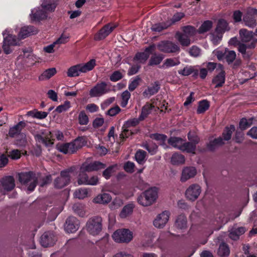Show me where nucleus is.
Instances as JSON below:
<instances>
[{
  "label": "nucleus",
  "instance_id": "nucleus-1",
  "mask_svg": "<svg viewBox=\"0 0 257 257\" xmlns=\"http://www.w3.org/2000/svg\"><path fill=\"white\" fill-rule=\"evenodd\" d=\"M37 33V30L33 26H24L21 28L18 33V38H17L16 36L11 34L10 30H5L3 33L4 41L2 48L3 51L7 54H10L13 51L14 46L20 45V41L22 39H25Z\"/></svg>",
  "mask_w": 257,
  "mask_h": 257
},
{
  "label": "nucleus",
  "instance_id": "nucleus-2",
  "mask_svg": "<svg viewBox=\"0 0 257 257\" xmlns=\"http://www.w3.org/2000/svg\"><path fill=\"white\" fill-rule=\"evenodd\" d=\"M96 65L95 59H91L87 63H81L70 67L67 71L68 77L78 76L81 73H86L92 70Z\"/></svg>",
  "mask_w": 257,
  "mask_h": 257
},
{
  "label": "nucleus",
  "instance_id": "nucleus-3",
  "mask_svg": "<svg viewBox=\"0 0 257 257\" xmlns=\"http://www.w3.org/2000/svg\"><path fill=\"white\" fill-rule=\"evenodd\" d=\"M158 189L152 187L143 192L138 198V203L143 206L152 205L157 200L158 195Z\"/></svg>",
  "mask_w": 257,
  "mask_h": 257
},
{
  "label": "nucleus",
  "instance_id": "nucleus-4",
  "mask_svg": "<svg viewBox=\"0 0 257 257\" xmlns=\"http://www.w3.org/2000/svg\"><path fill=\"white\" fill-rule=\"evenodd\" d=\"M77 168L72 166L70 168L61 172L60 176L54 181V185L55 188L60 189L67 186L70 182V178L72 175H74Z\"/></svg>",
  "mask_w": 257,
  "mask_h": 257
},
{
  "label": "nucleus",
  "instance_id": "nucleus-5",
  "mask_svg": "<svg viewBox=\"0 0 257 257\" xmlns=\"http://www.w3.org/2000/svg\"><path fill=\"white\" fill-rule=\"evenodd\" d=\"M20 182L27 187L28 191L30 192L35 188L37 178L35 175L32 172L21 173L19 174Z\"/></svg>",
  "mask_w": 257,
  "mask_h": 257
},
{
  "label": "nucleus",
  "instance_id": "nucleus-6",
  "mask_svg": "<svg viewBox=\"0 0 257 257\" xmlns=\"http://www.w3.org/2000/svg\"><path fill=\"white\" fill-rule=\"evenodd\" d=\"M86 229L91 235L95 236L99 234L102 230V219L99 217L90 218L86 224Z\"/></svg>",
  "mask_w": 257,
  "mask_h": 257
},
{
  "label": "nucleus",
  "instance_id": "nucleus-7",
  "mask_svg": "<svg viewBox=\"0 0 257 257\" xmlns=\"http://www.w3.org/2000/svg\"><path fill=\"white\" fill-rule=\"evenodd\" d=\"M112 237L116 242L128 243L133 238V233L128 229H120L114 232Z\"/></svg>",
  "mask_w": 257,
  "mask_h": 257
},
{
  "label": "nucleus",
  "instance_id": "nucleus-8",
  "mask_svg": "<svg viewBox=\"0 0 257 257\" xmlns=\"http://www.w3.org/2000/svg\"><path fill=\"white\" fill-rule=\"evenodd\" d=\"M36 142L48 147L53 144L51 132L48 129L41 130L35 135Z\"/></svg>",
  "mask_w": 257,
  "mask_h": 257
},
{
  "label": "nucleus",
  "instance_id": "nucleus-9",
  "mask_svg": "<svg viewBox=\"0 0 257 257\" xmlns=\"http://www.w3.org/2000/svg\"><path fill=\"white\" fill-rule=\"evenodd\" d=\"M79 142V139H76L74 142L70 143L59 144L57 145V149L64 154H72L80 147Z\"/></svg>",
  "mask_w": 257,
  "mask_h": 257
},
{
  "label": "nucleus",
  "instance_id": "nucleus-10",
  "mask_svg": "<svg viewBox=\"0 0 257 257\" xmlns=\"http://www.w3.org/2000/svg\"><path fill=\"white\" fill-rule=\"evenodd\" d=\"M257 43V40H252L249 42H242L238 44V49L244 58H249L252 54L251 50L253 49Z\"/></svg>",
  "mask_w": 257,
  "mask_h": 257
},
{
  "label": "nucleus",
  "instance_id": "nucleus-11",
  "mask_svg": "<svg viewBox=\"0 0 257 257\" xmlns=\"http://www.w3.org/2000/svg\"><path fill=\"white\" fill-rule=\"evenodd\" d=\"M201 192L200 186L197 184L190 185L185 191L186 198L191 201H194L199 196Z\"/></svg>",
  "mask_w": 257,
  "mask_h": 257
},
{
  "label": "nucleus",
  "instance_id": "nucleus-12",
  "mask_svg": "<svg viewBox=\"0 0 257 257\" xmlns=\"http://www.w3.org/2000/svg\"><path fill=\"white\" fill-rule=\"evenodd\" d=\"M110 90L107 84L104 82H102L97 83L89 91V95L91 97H99L102 95L108 93Z\"/></svg>",
  "mask_w": 257,
  "mask_h": 257
},
{
  "label": "nucleus",
  "instance_id": "nucleus-13",
  "mask_svg": "<svg viewBox=\"0 0 257 257\" xmlns=\"http://www.w3.org/2000/svg\"><path fill=\"white\" fill-rule=\"evenodd\" d=\"M158 49L164 53H176L180 51L179 47L171 41H162L158 45Z\"/></svg>",
  "mask_w": 257,
  "mask_h": 257
},
{
  "label": "nucleus",
  "instance_id": "nucleus-14",
  "mask_svg": "<svg viewBox=\"0 0 257 257\" xmlns=\"http://www.w3.org/2000/svg\"><path fill=\"white\" fill-rule=\"evenodd\" d=\"M169 211H164L159 214L153 221L154 225L158 228H163L166 225L170 218Z\"/></svg>",
  "mask_w": 257,
  "mask_h": 257
},
{
  "label": "nucleus",
  "instance_id": "nucleus-15",
  "mask_svg": "<svg viewBox=\"0 0 257 257\" xmlns=\"http://www.w3.org/2000/svg\"><path fill=\"white\" fill-rule=\"evenodd\" d=\"M15 186L14 179L12 176H7L1 181L0 191L3 194L13 189Z\"/></svg>",
  "mask_w": 257,
  "mask_h": 257
},
{
  "label": "nucleus",
  "instance_id": "nucleus-16",
  "mask_svg": "<svg viewBox=\"0 0 257 257\" xmlns=\"http://www.w3.org/2000/svg\"><path fill=\"white\" fill-rule=\"evenodd\" d=\"M217 74L212 79V83L215 87H221L225 82V75L223 66L219 64L217 67Z\"/></svg>",
  "mask_w": 257,
  "mask_h": 257
},
{
  "label": "nucleus",
  "instance_id": "nucleus-17",
  "mask_svg": "<svg viewBox=\"0 0 257 257\" xmlns=\"http://www.w3.org/2000/svg\"><path fill=\"white\" fill-rule=\"evenodd\" d=\"M105 167V164L98 161L91 163H84L81 166L80 170L82 172H92L104 169Z\"/></svg>",
  "mask_w": 257,
  "mask_h": 257
},
{
  "label": "nucleus",
  "instance_id": "nucleus-18",
  "mask_svg": "<svg viewBox=\"0 0 257 257\" xmlns=\"http://www.w3.org/2000/svg\"><path fill=\"white\" fill-rule=\"evenodd\" d=\"M56 240V237L53 232H45L41 236V243L44 247H48L53 245Z\"/></svg>",
  "mask_w": 257,
  "mask_h": 257
},
{
  "label": "nucleus",
  "instance_id": "nucleus-19",
  "mask_svg": "<svg viewBox=\"0 0 257 257\" xmlns=\"http://www.w3.org/2000/svg\"><path fill=\"white\" fill-rule=\"evenodd\" d=\"M79 227V222L75 217H69L66 221L65 229L68 233H73L77 230Z\"/></svg>",
  "mask_w": 257,
  "mask_h": 257
},
{
  "label": "nucleus",
  "instance_id": "nucleus-20",
  "mask_svg": "<svg viewBox=\"0 0 257 257\" xmlns=\"http://www.w3.org/2000/svg\"><path fill=\"white\" fill-rule=\"evenodd\" d=\"M197 174V170L194 167H186L182 171L180 181L185 182L194 177Z\"/></svg>",
  "mask_w": 257,
  "mask_h": 257
},
{
  "label": "nucleus",
  "instance_id": "nucleus-21",
  "mask_svg": "<svg viewBox=\"0 0 257 257\" xmlns=\"http://www.w3.org/2000/svg\"><path fill=\"white\" fill-rule=\"evenodd\" d=\"M47 13V11L41 7L32 10L30 17L32 21H38L46 18Z\"/></svg>",
  "mask_w": 257,
  "mask_h": 257
},
{
  "label": "nucleus",
  "instance_id": "nucleus-22",
  "mask_svg": "<svg viewBox=\"0 0 257 257\" xmlns=\"http://www.w3.org/2000/svg\"><path fill=\"white\" fill-rule=\"evenodd\" d=\"M116 25L115 24H109L104 26L99 32L98 34V39H102L107 36L115 28Z\"/></svg>",
  "mask_w": 257,
  "mask_h": 257
},
{
  "label": "nucleus",
  "instance_id": "nucleus-23",
  "mask_svg": "<svg viewBox=\"0 0 257 257\" xmlns=\"http://www.w3.org/2000/svg\"><path fill=\"white\" fill-rule=\"evenodd\" d=\"M141 120H142L140 119V117H139V118H134L125 121L122 126L123 132L121 134V136H122V137H127V136L126 134V133L128 132L127 128L132 126H136L139 123L140 121Z\"/></svg>",
  "mask_w": 257,
  "mask_h": 257
},
{
  "label": "nucleus",
  "instance_id": "nucleus-24",
  "mask_svg": "<svg viewBox=\"0 0 257 257\" xmlns=\"http://www.w3.org/2000/svg\"><path fill=\"white\" fill-rule=\"evenodd\" d=\"M112 200L110 195L107 193L98 194L93 199V202L95 203L105 204H108Z\"/></svg>",
  "mask_w": 257,
  "mask_h": 257
},
{
  "label": "nucleus",
  "instance_id": "nucleus-25",
  "mask_svg": "<svg viewBox=\"0 0 257 257\" xmlns=\"http://www.w3.org/2000/svg\"><path fill=\"white\" fill-rule=\"evenodd\" d=\"M26 122L24 121H20L18 124L10 127L9 131V135L11 137H14L20 133L21 131L26 126Z\"/></svg>",
  "mask_w": 257,
  "mask_h": 257
},
{
  "label": "nucleus",
  "instance_id": "nucleus-26",
  "mask_svg": "<svg viewBox=\"0 0 257 257\" xmlns=\"http://www.w3.org/2000/svg\"><path fill=\"white\" fill-rule=\"evenodd\" d=\"M239 35L242 42H249L252 40H257L252 37V33L245 29H241L239 30Z\"/></svg>",
  "mask_w": 257,
  "mask_h": 257
},
{
  "label": "nucleus",
  "instance_id": "nucleus-27",
  "mask_svg": "<svg viewBox=\"0 0 257 257\" xmlns=\"http://www.w3.org/2000/svg\"><path fill=\"white\" fill-rule=\"evenodd\" d=\"M175 226L180 230L186 229L187 227V220L184 215L178 216L175 221Z\"/></svg>",
  "mask_w": 257,
  "mask_h": 257
},
{
  "label": "nucleus",
  "instance_id": "nucleus-28",
  "mask_svg": "<svg viewBox=\"0 0 257 257\" xmlns=\"http://www.w3.org/2000/svg\"><path fill=\"white\" fill-rule=\"evenodd\" d=\"M225 144L222 138L219 137L213 140L210 141L207 144V147L210 151H213L217 149L220 146Z\"/></svg>",
  "mask_w": 257,
  "mask_h": 257
},
{
  "label": "nucleus",
  "instance_id": "nucleus-29",
  "mask_svg": "<svg viewBox=\"0 0 257 257\" xmlns=\"http://www.w3.org/2000/svg\"><path fill=\"white\" fill-rule=\"evenodd\" d=\"M178 73L183 76H188L193 74L194 76H197L198 74V71L195 66H187L183 70L178 71Z\"/></svg>",
  "mask_w": 257,
  "mask_h": 257
},
{
  "label": "nucleus",
  "instance_id": "nucleus-30",
  "mask_svg": "<svg viewBox=\"0 0 257 257\" xmlns=\"http://www.w3.org/2000/svg\"><path fill=\"white\" fill-rule=\"evenodd\" d=\"M245 231V228L243 227H233L230 230L229 237L233 240H237L239 236Z\"/></svg>",
  "mask_w": 257,
  "mask_h": 257
},
{
  "label": "nucleus",
  "instance_id": "nucleus-31",
  "mask_svg": "<svg viewBox=\"0 0 257 257\" xmlns=\"http://www.w3.org/2000/svg\"><path fill=\"white\" fill-rule=\"evenodd\" d=\"M175 37L182 46L188 47L191 44V39L182 33L177 32Z\"/></svg>",
  "mask_w": 257,
  "mask_h": 257
},
{
  "label": "nucleus",
  "instance_id": "nucleus-32",
  "mask_svg": "<svg viewBox=\"0 0 257 257\" xmlns=\"http://www.w3.org/2000/svg\"><path fill=\"white\" fill-rule=\"evenodd\" d=\"M184 140L179 137H171L168 140V144L173 147L180 150L184 143Z\"/></svg>",
  "mask_w": 257,
  "mask_h": 257
},
{
  "label": "nucleus",
  "instance_id": "nucleus-33",
  "mask_svg": "<svg viewBox=\"0 0 257 257\" xmlns=\"http://www.w3.org/2000/svg\"><path fill=\"white\" fill-rule=\"evenodd\" d=\"M57 72L55 68L48 69L44 71L39 77L40 81H44L50 79L54 76Z\"/></svg>",
  "mask_w": 257,
  "mask_h": 257
},
{
  "label": "nucleus",
  "instance_id": "nucleus-34",
  "mask_svg": "<svg viewBox=\"0 0 257 257\" xmlns=\"http://www.w3.org/2000/svg\"><path fill=\"white\" fill-rule=\"evenodd\" d=\"M242 22L249 28H254L256 26V20L252 16L245 14L243 17Z\"/></svg>",
  "mask_w": 257,
  "mask_h": 257
},
{
  "label": "nucleus",
  "instance_id": "nucleus-35",
  "mask_svg": "<svg viewBox=\"0 0 257 257\" xmlns=\"http://www.w3.org/2000/svg\"><path fill=\"white\" fill-rule=\"evenodd\" d=\"M41 7L47 12H52L55 9L56 4L55 0H43Z\"/></svg>",
  "mask_w": 257,
  "mask_h": 257
},
{
  "label": "nucleus",
  "instance_id": "nucleus-36",
  "mask_svg": "<svg viewBox=\"0 0 257 257\" xmlns=\"http://www.w3.org/2000/svg\"><path fill=\"white\" fill-rule=\"evenodd\" d=\"M180 63V61L177 58H168L166 59L161 68L162 69H168L170 67L178 65Z\"/></svg>",
  "mask_w": 257,
  "mask_h": 257
},
{
  "label": "nucleus",
  "instance_id": "nucleus-37",
  "mask_svg": "<svg viewBox=\"0 0 257 257\" xmlns=\"http://www.w3.org/2000/svg\"><path fill=\"white\" fill-rule=\"evenodd\" d=\"M150 49L146 48L145 52L137 53L134 60L138 61L139 63H144L148 59L150 55Z\"/></svg>",
  "mask_w": 257,
  "mask_h": 257
},
{
  "label": "nucleus",
  "instance_id": "nucleus-38",
  "mask_svg": "<svg viewBox=\"0 0 257 257\" xmlns=\"http://www.w3.org/2000/svg\"><path fill=\"white\" fill-rule=\"evenodd\" d=\"M183 145L180 148V150L183 152H186L189 153L195 154L196 150V146L191 142H186L184 141Z\"/></svg>",
  "mask_w": 257,
  "mask_h": 257
},
{
  "label": "nucleus",
  "instance_id": "nucleus-39",
  "mask_svg": "<svg viewBox=\"0 0 257 257\" xmlns=\"http://www.w3.org/2000/svg\"><path fill=\"white\" fill-rule=\"evenodd\" d=\"M117 170V166L113 165L107 167L102 173V176L106 179H109Z\"/></svg>",
  "mask_w": 257,
  "mask_h": 257
},
{
  "label": "nucleus",
  "instance_id": "nucleus-40",
  "mask_svg": "<svg viewBox=\"0 0 257 257\" xmlns=\"http://www.w3.org/2000/svg\"><path fill=\"white\" fill-rule=\"evenodd\" d=\"M185 161L183 155L179 153L174 154L171 158V162L173 165H178L184 163Z\"/></svg>",
  "mask_w": 257,
  "mask_h": 257
},
{
  "label": "nucleus",
  "instance_id": "nucleus-41",
  "mask_svg": "<svg viewBox=\"0 0 257 257\" xmlns=\"http://www.w3.org/2000/svg\"><path fill=\"white\" fill-rule=\"evenodd\" d=\"M154 106L150 103H146L142 109V112L140 116V119L143 120L146 118L150 113H151Z\"/></svg>",
  "mask_w": 257,
  "mask_h": 257
},
{
  "label": "nucleus",
  "instance_id": "nucleus-42",
  "mask_svg": "<svg viewBox=\"0 0 257 257\" xmlns=\"http://www.w3.org/2000/svg\"><path fill=\"white\" fill-rule=\"evenodd\" d=\"M230 253V249L227 244L222 243L219 247L218 254L220 257H227Z\"/></svg>",
  "mask_w": 257,
  "mask_h": 257
},
{
  "label": "nucleus",
  "instance_id": "nucleus-43",
  "mask_svg": "<svg viewBox=\"0 0 257 257\" xmlns=\"http://www.w3.org/2000/svg\"><path fill=\"white\" fill-rule=\"evenodd\" d=\"M48 113L45 111H39L37 110H33L29 111L27 112V115L38 119H43L47 117Z\"/></svg>",
  "mask_w": 257,
  "mask_h": 257
},
{
  "label": "nucleus",
  "instance_id": "nucleus-44",
  "mask_svg": "<svg viewBox=\"0 0 257 257\" xmlns=\"http://www.w3.org/2000/svg\"><path fill=\"white\" fill-rule=\"evenodd\" d=\"M182 33L191 39L197 32V30L193 27L187 26L183 27Z\"/></svg>",
  "mask_w": 257,
  "mask_h": 257
},
{
  "label": "nucleus",
  "instance_id": "nucleus-45",
  "mask_svg": "<svg viewBox=\"0 0 257 257\" xmlns=\"http://www.w3.org/2000/svg\"><path fill=\"white\" fill-rule=\"evenodd\" d=\"M235 131V127L233 125H231L229 127L225 128L222 133L223 140L225 143V141H227L231 139L232 133Z\"/></svg>",
  "mask_w": 257,
  "mask_h": 257
},
{
  "label": "nucleus",
  "instance_id": "nucleus-46",
  "mask_svg": "<svg viewBox=\"0 0 257 257\" xmlns=\"http://www.w3.org/2000/svg\"><path fill=\"white\" fill-rule=\"evenodd\" d=\"M134 206L132 204H127L124 206L121 210L119 216L121 218H125L131 215L133 212Z\"/></svg>",
  "mask_w": 257,
  "mask_h": 257
},
{
  "label": "nucleus",
  "instance_id": "nucleus-47",
  "mask_svg": "<svg viewBox=\"0 0 257 257\" xmlns=\"http://www.w3.org/2000/svg\"><path fill=\"white\" fill-rule=\"evenodd\" d=\"M212 27V22L210 21H204L199 27L197 32L199 34H204L209 31Z\"/></svg>",
  "mask_w": 257,
  "mask_h": 257
},
{
  "label": "nucleus",
  "instance_id": "nucleus-48",
  "mask_svg": "<svg viewBox=\"0 0 257 257\" xmlns=\"http://www.w3.org/2000/svg\"><path fill=\"white\" fill-rule=\"evenodd\" d=\"M228 23L224 20H220L218 22L217 26L215 29L216 32H219L222 33L225 31L228 30Z\"/></svg>",
  "mask_w": 257,
  "mask_h": 257
},
{
  "label": "nucleus",
  "instance_id": "nucleus-49",
  "mask_svg": "<svg viewBox=\"0 0 257 257\" xmlns=\"http://www.w3.org/2000/svg\"><path fill=\"white\" fill-rule=\"evenodd\" d=\"M85 172H86L81 171L80 170L77 179V183L79 185H86L87 184H89V183L87 182L88 176L85 173Z\"/></svg>",
  "mask_w": 257,
  "mask_h": 257
},
{
  "label": "nucleus",
  "instance_id": "nucleus-50",
  "mask_svg": "<svg viewBox=\"0 0 257 257\" xmlns=\"http://www.w3.org/2000/svg\"><path fill=\"white\" fill-rule=\"evenodd\" d=\"M87 189L83 188L76 190L74 193V196L75 198L79 199H82L86 197L88 195Z\"/></svg>",
  "mask_w": 257,
  "mask_h": 257
},
{
  "label": "nucleus",
  "instance_id": "nucleus-51",
  "mask_svg": "<svg viewBox=\"0 0 257 257\" xmlns=\"http://www.w3.org/2000/svg\"><path fill=\"white\" fill-rule=\"evenodd\" d=\"M209 107V103L208 101L204 100L199 103L197 112L198 114L203 113Z\"/></svg>",
  "mask_w": 257,
  "mask_h": 257
},
{
  "label": "nucleus",
  "instance_id": "nucleus-52",
  "mask_svg": "<svg viewBox=\"0 0 257 257\" xmlns=\"http://www.w3.org/2000/svg\"><path fill=\"white\" fill-rule=\"evenodd\" d=\"M146 153L143 150H139L137 152L135 158L136 160L140 164H144L146 161Z\"/></svg>",
  "mask_w": 257,
  "mask_h": 257
},
{
  "label": "nucleus",
  "instance_id": "nucleus-53",
  "mask_svg": "<svg viewBox=\"0 0 257 257\" xmlns=\"http://www.w3.org/2000/svg\"><path fill=\"white\" fill-rule=\"evenodd\" d=\"M164 58L163 55H154L152 56L149 61V65L151 66L159 64Z\"/></svg>",
  "mask_w": 257,
  "mask_h": 257
},
{
  "label": "nucleus",
  "instance_id": "nucleus-54",
  "mask_svg": "<svg viewBox=\"0 0 257 257\" xmlns=\"http://www.w3.org/2000/svg\"><path fill=\"white\" fill-rule=\"evenodd\" d=\"M236 58V53L234 51L225 50V57L226 61L228 63H232Z\"/></svg>",
  "mask_w": 257,
  "mask_h": 257
},
{
  "label": "nucleus",
  "instance_id": "nucleus-55",
  "mask_svg": "<svg viewBox=\"0 0 257 257\" xmlns=\"http://www.w3.org/2000/svg\"><path fill=\"white\" fill-rule=\"evenodd\" d=\"M159 88H160V87H159V85L157 83H155L153 86L148 87V89H146L144 92V95H146V96L153 95L155 94V93H156L158 91Z\"/></svg>",
  "mask_w": 257,
  "mask_h": 257
},
{
  "label": "nucleus",
  "instance_id": "nucleus-56",
  "mask_svg": "<svg viewBox=\"0 0 257 257\" xmlns=\"http://www.w3.org/2000/svg\"><path fill=\"white\" fill-rule=\"evenodd\" d=\"M170 26L168 23H158L153 25L151 29L153 31L160 32L164 29H166Z\"/></svg>",
  "mask_w": 257,
  "mask_h": 257
},
{
  "label": "nucleus",
  "instance_id": "nucleus-57",
  "mask_svg": "<svg viewBox=\"0 0 257 257\" xmlns=\"http://www.w3.org/2000/svg\"><path fill=\"white\" fill-rule=\"evenodd\" d=\"M73 210L74 211L81 217H83L85 215V211L84 210L82 205L80 204H75L73 206Z\"/></svg>",
  "mask_w": 257,
  "mask_h": 257
},
{
  "label": "nucleus",
  "instance_id": "nucleus-58",
  "mask_svg": "<svg viewBox=\"0 0 257 257\" xmlns=\"http://www.w3.org/2000/svg\"><path fill=\"white\" fill-rule=\"evenodd\" d=\"M151 138L158 141V144L162 145L167 140V137L165 135L158 134H152L150 136Z\"/></svg>",
  "mask_w": 257,
  "mask_h": 257
},
{
  "label": "nucleus",
  "instance_id": "nucleus-59",
  "mask_svg": "<svg viewBox=\"0 0 257 257\" xmlns=\"http://www.w3.org/2000/svg\"><path fill=\"white\" fill-rule=\"evenodd\" d=\"M79 123L81 125H86L89 121L88 117L83 111L79 113L78 116Z\"/></svg>",
  "mask_w": 257,
  "mask_h": 257
},
{
  "label": "nucleus",
  "instance_id": "nucleus-60",
  "mask_svg": "<svg viewBox=\"0 0 257 257\" xmlns=\"http://www.w3.org/2000/svg\"><path fill=\"white\" fill-rule=\"evenodd\" d=\"M210 37L212 43L215 45H217L221 39L222 33H217L215 30L214 32L210 34Z\"/></svg>",
  "mask_w": 257,
  "mask_h": 257
},
{
  "label": "nucleus",
  "instance_id": "nucleus-61",
  "mask_svg": "<svg viewBox=\"0 0 257 257\" xmlns=\"http://www.w3.org/2000/svg\"><path fill=\"white\" fill-rule=\"evenodd\" d=\"M130 96L131 94L128 91L126 90L122 92L121 94L122 101L121 102V106L122 107H124L126 106L128 103V101L130 98Z\"/></svg>",
  "mask_w": 257,
  "mask_h": 257
},
{
  "label": "nucleus",
  "instance_id": "nucleus-62",
  "mask_svg": "<svg viewBox=\"0 0 257 257\" xmlns=\"http://www.w3.org/2000/svg\"><path fill=\"white\" fill-rule=\"evenodd\" d=\"M123 204L122 200L118 197L115 198L110 204L109 207L111 210L117 209Z\"/></svg>",
  "mask_w": 257,
  "mask_h": 257
},
{
  "label": "nucleus",
  "instance_id": "nucleus-63",
  "mask_svg": "<svg viewBox=\"0 0 257 257\" xmlns=\"http://www.w3.org/2000/svg\"><path fill=\"white\" fill-rule=\"evenodd\" d=\"M70 107V103L68 101H66L63 104L59 105L55 109V111L58 113H61L62 112L67 110Z\"/></svg>",
  "mask_w": 257,
  "mask_h": 257
},
{
  "label": "nucleus",
  "instance_id": "nucleus-64",
  "mask_svg": "<svg viewBox=\"0 0 257 257\" xmlns=\"http://www.w3.org/2000/svg\"><path fill=\"white\" fill-rule=\"evenodd\" d=\"M188 139L192 143L195 144V146L199 143V138L198 137L193 133L189 132L188 134Z\"/></svg>",
  "mask_w": 257,
  "mask_h": 257
}]
</instances>
